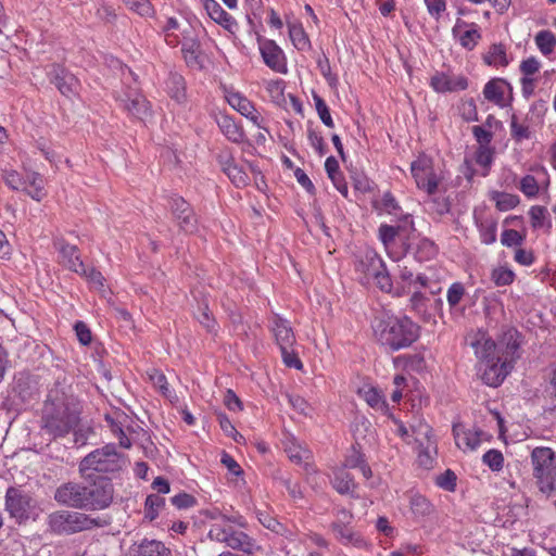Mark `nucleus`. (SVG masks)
I'll list each match as a JSON object with an SVG mask.
<instances>
[{"instance_id": "61", "label": "nucleus", "mask_w": 556, "mask_h": 556, "mask_svg": "<svg viewBox=\"0 0 556 556\" xmlns=\"http://www.w3.org/2000/svg\"><path fill=\"white\" fill-rule=\"evenodd\" d=\"M493 160V152L490 147H479L476 152V162L482 167H489Z\"/></svg>"}, {"instance_id": "15", "label": "nucleus", "mask_w": 556, "mask_h": 556, "mask_svg": "<svg viewBox=\"0 0 556 556\" xmlns=\"http://www.w3.org/2000/svg\"><path fill=\"white\" fill-rule=\"evenodd\" d=\"M5 508L10 516L15 519H27L30 508V497L15 488H9L5 494Z\"/></svg>"}, {"instance_id": "33", "label": "nucleus", "mask_w": 556, "mask_h": 556, "mask_svg": "<svg viewBox=\"0 0 556 556\" xmlns=\"http://www.w3.org/2000/svg\"><path fill=\"white\" fill-rule=\"evenodd\" d=\"M204 8L210 17L217 24L229 28L232 25V17L220 7L216 0H204Z\"/></svg>"}, {"instance_id": "44", "label": "nucleus", "mask_w": 556, "mask_h": 556, "mask_svg": "<svg viewBox=\"0 0 556 556\" xmlns=\"http://www.w3.org/2000/svg\"><path fill=\"white\" fill-rule=\"evenodd\" d=\"M519 190L527 198H535L539 194L540 186L538 180L532 175H526L522 177L519 184Z\"/></svg>"}, {"instance_id": "26", "label": "nucleus", "mask_w": 556, "mask_h": 556, "mask_svg": "<svg viewBox=\"0 0 556 556\" xmlns=\"http://www.w3.org/2000/svg\"><path fill=\"white\" fill-rule=\"evenodd\" d=\"M453 433L455 443L459 448H468L471 451L479 446L481 442L480 437L483 434L482 431L464 429V427L459 425L453 427Z\"/></svg>"}, {"instance_id": "57", "label": "nucleus", "mask_w": 556, "mask_h": 556, "mask_svg": "<svg viewBox=\"0 0 556 556\" xmlns=\"http://www.w3.org/2000/svg\"><path fill=\"white\" fill-rule=\"evenodd\" d=\"M317 66L320 71L321 75L328 81V84L330 86H336L337 77L334 75H332L330 63H329V60L326 58V55H323L321 58L318 59Z\"/></svg>"}, {"instance_id": "39", "label": "nucleus", "mask_w": 556, "mask_h": 556, "mask_svg": "<svg viewBox=\"0 0 556 556\" xmlns=\"http://www.w3.org/2000/svg\"><path fill=\"white\" fill-rule=\"evenodd\" d=\"M409 506L416 517L429 516L433 510L431 503L420 494L412 495Z\"/></svg>"}, {"instance_id": "17", "label": "nucleus", "mask_w": 556, "mask_h": 556, "mask_svg": "<svg viewBox=\"0 0 556 556\" xmlns=\"http://www.w3.org/2000/svg\"><path fill=\"white\" fill-rule=\"evenodd\" d=\"M260 51L265 64L273 71L286 73L287 65L282 50L273 40H265L260 45Z\"/></svg>"}, {"instance_id": "38", "label": "nucleus", "mask_w": 556, "mask_h": 556, "mask_svg": "<svg viewBox=\"0 0 556 556\" xmlns=\"http://www.w3.org/2000/svg\"><path fill=\"white\" fill-rule=\"evenodd\" d=\"M168 89L172 99L178 103L186 101V84L182 76L173 74L168 80Z\"/></svg>"}, {"instance_id": "50", "label": "nucleus", "mask_w": 556, "mask_h": 556, "mask_svg": "<svg viewBox=\"0 0 556 556\" xmlns=\"http://www.w3.org/2000/svg\"><path fill=\"white\" fill-rule=\"evenodd\" d=\"M482 460L493 471H498L503 468L504 457L497 450H489L483 455Z\"/></svg>"}, {"instance_id": "9", "label": "nucleus", "mask_w": 556, "mask_h": 556, "mask_svg": "<svg viewBox=\"0 0 556 556\" xmlns=\"http://www.w3.org/2000/svg\"><path fill=\"white\" fill-rule=\"evenodd\" d=\"M54 500L64 506L86 509L85 484L66 482L61 484L54 493Z\"/></svg>"}, {"instance_id": "63", "label": "nucleus", "mask_w": 556, "mask_h": 556, "mask_svg": "<svg viewBox=\"0 0 556 556\" xmlns=\"http://www.w3.org/2000/svg\"><path fill=\"white\" fill-rule=\"evenodd\" d=\"M172 504L179 509L192 507L195 504V498L188 493H179L172 497Z\"/></svg>"}, {"instance_id": "18", "label": "nucleus", "mask_w": 556, "mask_h": 556, "mask_svg": "<svg viewBox=\"0 0 556 556\" xmlns=\"http://www.w3.org/2000/svg\"><path fill=\"white\" fill-rule=\"evenodd\" d=\"M58 251L61 254L62 263L72 271L76 274H86V266L80 260L78 249L65 242L63 239H58L54 242Z\"/></svg>"}, {"instance_id": "2", "label": "nucleus", "mask_w": 556, "mask_h": 556, "mask_svg": "<svg viewBox=\"0 0 556 556\" xmlns=\"http://www.w3.org/2000/svg\"><path fill=\"white\" fill-rule=\"evenodd\" d=\"M374 332L378 341L392 351L412 345L419 337V327L407 317L382 315L375 319Z\"/></svg>"}, {"instance_id": "47", "label": "nucleus", "mask_w": 556, "mask_h": 556, "mask_svg": "<svg viewBox=\"0 0 556 556\" xmlns=\"http://www.w3.org/2000/svg\"><path fill=\"white\" fill-rule=\"evenodd\" d=\"M313 99L315 102V108L318 113L319 118L321 122L327 126L332 128L334 126L332 117L330 115V111L326 104V102L320 98L318 94L314 93Z\"/></svg>"}, {"instance_id": "46", "label": "nucleus", "mask_w": 556, "mask_h": 556, "mask_svg": "<svg viewBox=\"0 0 556 556\" xmlns=\"http://www.w3.org/2000/svg\"><path fill=\"white\" fill-rule=\"evenodd\" d=\"M2 178L5 185L11 189L24 191V186L26 185V181H24V178L16 170L4 169L2 173Z\"/></svg>"}, {"instance_id": "12", "label": "nucleus", "mask_w": 556, "mask_h": 556, "mask_svg": "<svg viewBox=\"0 0 556 556\" xmlns=\"http://www.w3.org/2000/svg\"><path fill=\"white\" fill-rule=\"evenodd\" d=\"M170 211L179 229L186 233H193L198 229V220L190 204L182 198H173Z\"/></svg>"}, {"instance_id": "10", "label": "nucleus", "mask_w": 556, "mask_h": 556, "mask_svg": "<svg viewBox=\"0 0 556 556\" xmlns=\"http://www.w3.org/2000/svg\"><path fill=\"white\" fill-rule=\"evenodd\" d=\"M511 365L507 357H497L492 362L479 364L481 380L489 387L500 386L509 374Z\"/></svg>"}, {"instance_id": "30", "label": "nucleus", "mask_w": 556, "mask_h": 556, "mask_svg": "<svg viewBox=\"0 0 556 556\" xmlns=\"http://www.w3.org/2000/svg\"><path fill=\"white\" fill-rule=\"evenodd\" d=\"M509 87V84L504 79L494 78L485 84L483 89V96L488 101L494 102L497 105H504V92L505 88Z\"/></svg>"}, {"instance_id": "5", "label": "nucleus", "mask_w": 556, "mask_h": 556, "mask_svg": "<svg viewBox=\"0 0 556 556\" xmlns=\"http://www.w3.org/2000/svg\"><path fill=\"white\" fill-rule=\"evenodd\" d=\"M96 525L94 519L78 511L58 510L48 517L49 529L56 534H72L91 529Z\"/></svg>"}, {"instance_id": "55", "label": "nucleus", "mask_w": 556, "mask_h": 556, "mask_svg": "<svg viewBox=\"0 0 556 556\" xmlns=\"http://www.w3.org/2000/svg\"><path fill=\"white\" fill-rule=\"evenodd\" d=\"M472 135L479 143V147H490L493 139L492 131L485 129L483 126H473Z\"/></svg>"}, {"instance_id": "28", "label": "nucleus", "mask_w": 556, "mask_h": 556, "mask_svg": "<svg viewBox=\"0 0 556 556\" xmlns=\"http://www.w3.org/2000/svg\"><path fill=\"white\" fill-rule=\"evenodd\" d=\"M331 484L340 494H353L356 489L353 476L344 468L333 470Z\"/></svg>"}, {"instance_id": "53", "label": "nucleus", "mask_w": 556, "mask_h": 556, "mask_svg": "<svg viewBox=\"0 0 556 556\" xmlns=\"http://www.w3.org/2000/svg\"><path fill=\"white\" fill-rule=\"evenodd\" d=\"M148 376L153 386L156 387L163 395H167L168 387L165 375L157 369H151L148 371Z\"/></svg>"}, {"instance_id": "14", "label": "nucleus", "mask_w": 556, "mask_h": 556, "mask_svg": "<svg viewBox=\"0 0 556 556\" xmlns=\"http://www.w3.org/2000/svg\"><path fill=\"white\" fill-rule=\"evenodd\" d=\"M48 76L63 96L71 97L77 92L78 79L64 67L52 64Z\"/></svg>"}, {"instance_id": "41", "label": "nucleus", "mask_w": 556, "mask_h": 556, "mask_svg": "<svg viewBox=\"0 0 556 556\" xmlns=\"http://www.w3.org/2000/svg\"><path fill=\"white\" fill-rule=\"evenodd\" d=\"M535 43L544 55H549L556 46V37L549 30H541L535 36Z\"/></svg>"}, {"instance_id": "43", "label": "nucleus", "mask_w": 556, "mask_h": 556, "mask_svg": "<svg viewBox=\"0 0 556 556\" xmlns=\"http://www.w3.org/2000/svg\"><path fill=\"white\" fill-rule=\"evenodd\" d=\"M165 505V500L157 494H150L146 500V518L154 520L160 509Z\"/></svg>"}, {"instance_id": "25", "label": "nucleus", "mask_w": 556, "mask_h": 556, "mask_svg": "<svg viewBox=\"0 0 556 556\" xmlns=\"http://www.w3.org/2000/svg\"><path fill=\"white\" fill-rule=\"evenodd\" d=\"M330 528L334 534V538L343 545H352L357 548H364L367 546L365 539L355 532L349 525L342 522H332Z\"/></svg>"}, {"instance_id": "52", "label": "nucleus", "mask_w": 556, "mask_h": 556, "mask_svg": "<svg viewBox=\"0 0 556 556\" xmlns=\"http://www.w3.org/2000/svg\"><path fill=\"white\" fill-rule=\"evenodd\" d=\"M514 273L506 268H496L492 271V280L496 286H508L514 281Z\"/></svg>"}, {"instance_id": "42", "label": "nucleus", "mask_w": 556, "mask_h": 556, "mask_svg": "<svg viewBox=\"0 0 556 556\" xmlns=\"http://www.w3.org/2000/svg\"><path fill=\"white\" fill-rule=\"evenodd\" d=\"M358 394L371 407H379L383 404V396L381 392L370 386H364L358 390Z\"/></svg>"}, {"instance_id": "7", "label": "nucleus", "mask_w": 556, "mask_h": 556, "mask_svg": "<svg viewBox=\"0 0 556 556\" xmlns=\"http://www.w3.org/2000/svg\"><path fill=\"white\" fill-rule=\"evenodd\" d=\"M84 479L88 481V484L85 485V503L88 504L86 509L97 510L109 507L114 495L111 480L105 476Z\"/></svg>"}, {"instance_id": "35", "label": "nucleus", "mask_w": 556, "mask_h": 556, "mask_svg": "<svg viewBox=\"0 0 556 556\" xmlns=\"http://www.w3.org/2000/svg\"><path fill=\"white\" fill-rule=\"evenodd\" d=\"M285 451L292 463L296 465L303 464L305 470H309L311 465L308 463V459L311 458V452L308 450L302 447L301 445L294 442H291L286 445Z\"/></svg>"}, {"instance_id": "36", "label": "nucleus", "mask_w": 556, "mask_h": 556, "mask_svg": "<svg viewBox=\"0 0 556 556\" xmlns=\"http://www.w3.org/2000/svg\"><path fill=\"white\" fill-rule=\"evenodd\" d=\"M490 197L491 200L495 202L496 208L501 212L513 210L520 202L518 195L507 192L492 191Z\"/></svg>"}, {"instance_id": "21", "label": "nucleus", "mask_w": 556, "mask_h": 556, "mask_svg": "<svg viewBox=\"0 0 556 556\" xmlns=\"http://www.w3.org/2000/svg\"><path fill=\"white\" fill-rule=\"evenodd\" d=\"M430 86L437 92H454L465 90L468 87V80L464 76L451 77L445 73H435L430 79Z\"/></svg>"}, {"instance_id": "29", "label": "nucleus", "mask_w": 556, "mask_h": 556, "mask_svg": "<svg viewBox=\"0 0 556 556\" xmlns=\"http://www.w3.org/2000/svg\"><path fill=\"white\" fill-rule=\"evenodd\" d=\"M124 102L125 110H127L131 115L140 119H143L149 115V102L142 94L134 92L129 94Z\"/></svg>"}, {"instance_id": "62", "label": "nucleus", "mask_w": 556, "mask_h": 556, "mask_svg": "<svg viewBox=\"0 0 556 556\" xmlns=\"http://www.w3.org/2000/svg\"><path fill=\"white\" fill-rule=\"evenodd\" d=\"M280 351H281L282 359H283V363L286 366L293 367L296 369L302 368V366H303L302 362L300 361L298 355L294 353L293 346L287 348L286 350H280Z\"/></svg>"}, {"instance_id": "37", "label": "nucleus", "mask_w": 556, "mask_h": 556, "mask_svg": "<svg viewBox=\"0 0 556 556\" xmlns=\"http://www.w3.org/2000/svg\"><path fill=\"white\" fill-rule=\"evenodd\" d=\"M529 216L531 226L534 229L547 227L548 229L552 227L549 220V214L545 206L542 205H533L529 210Z\"/></svg>"}, {"instance_id": "1", "label": "nucleus", "mask_w": 556, "mask_h": 556, "mask_svg": "<svg viewBox=\"0 0 556 556\" xmlns=\"http://www.w3.org/2000/svg\"><path fill=\"white\" fill-rule=\"evenodd\" d=\"M80 406L73 395L52 389L45 402L41 428L53 438L64 437L79 424Z\"/></svg>"}, {"instance_id": "4", "label": "nucleus", "mask_w": 556, "mask_h": 556, "mask_svg": "<svg viewBox=\"0 0 556 556\" xmlns=\"http://www.w3.org/2000/svg\"><path fill=\"white\" fill-rule=\"evenodd\" d=\"M122 456L113 445H105L102 448L89 453L79 464V471L83 478L102 476L101 473L115 472L123 466Z\"/></svg>"}, {"instance_id": "54", "label": "nucleus", "mask_w": 556, "mask_h": 556, "mask_svg": "<svg viewBox=\"0 0 556 556\" xmlns=\"http://www.w3.org/2000/svg\"><path fill=\"white\" fill-rule=\"evenodd\" d=\"M480 38H481L480 33L476 28H472V29L466 30L459 37V43L465 49L472 50L477 46Z\"/></svg>"}, {"instance_id": "23", "label": "nucleus", "mask_w": 556, "mask_h": 556, "mask_svg": "<svg viewBox=\"0 0 556 556\" xmlns=\"http://www.w3.org/2000/svg\"><path fill=\"white\" fill-rule=\"evenodd\" d=\"M356 270L364 274L367 279L382 270L384 263L378 253L371 249L364 250L356 262Z\"/></svg>"}, {"instance_id": "19", "label": "nucleus", "mask_w": 556, "mask_h": 556, "mask_svg": "<svg viewBox=\"0 0 556 556\" xmlns=\"http://www.w3.org/2000/svg\"><path fill=\"white\" fill-rule=\"evenodd\" d=\"M227 101L241 115L245 116L258 128H263V118L250 100L238 92H230L227 96Z\"/></svg>"}, {"instance_id": "60", "label": "nucleus", "mask_w": 556, "mask_h": 556, "mask_svg": "<svg viewBox=\"0 0 556 556\" xmlns=\"http://www.w3.org/2000/svg\"><path fill=\"white\" fill-rule=\"evenodd\" d=\"M290 405L300 414L307 416L311 412V406L305 399L300 395H288Z\"/></svg>"}, {"instance_id": "51", "label": "nucleus", "mask_w": 556, "mask_h": 556, "mask_svg": "<svg viewBox=\"0 0 556 556\" xmlns=\"http://www.w3.org/2000/svg\"><path fill=\"white\" fill-rule=\"evenodd\" d=\"M510 134H511V137L516 141H522V140L529 139L530 136H531V131L529 129V126L523 125V124H519L517 122V118H516L515 115H513V117H511Z\"/></svg>"}, {"instance_id": "8", "label": "nucleus", "mask_w": 556, "mask_h": 556, "mask_svg": "<svg viewBox=\"0 0 556 556\" xmlns=\"http://www.w3.org/2000/svg\"><path fill=\"white\" fill-rule=\"evenodd\" d=\"M181 38L179 42L181 45V52L188 66L193 68H200L201 62V45L195 35L194 28L190 24H185L181 28Z\"/></svg>"}, {"instance_id": "16", "label": "nucleus", "mask_w": 556, "mask_h": 556, "mask_svg": "<svg viewBox=\"0 0 556 556\" xmlns=\"http://www.w3.org/2000/svg\"><path fill=\"white\" fill-rule=\"evenodd\" d=\"M534 477L556 475V454L549 447H535L531 453Z\"/></svg>"}, {"instance_id": "6", "label": "nucleus", "mask_w": 556, "mask_h": 556, "mask_svg": "<svg viewBox=\"0 0 556 556\" xmlns=\"http://www.w3.org/2000/svg\"><path fill=\"white\" fill-rule=\"evenodd\" d=\"M417 450L418 464L430 469L433 467L437 455V442L432 435V428L425 420H417L410 425Z\"/></svg>"}, {"instance_id": "24", "label": "nucleus", "mask_w": 556, "mask_h": 556, "mask_svg": "<svg viewBox=\"0 0 556 556\" xmlns=\"http://www.w3.org/2000/svg\"><path fill=\"white\" fill-rule=\"evenodd\" d=\"M128 556H172V554L161 541L144 539L130 546Z\"/></svg>"}, {"instance_id": "59", "label": "nucleus", "mask_w": 556, "mask_h": 556, "mask_svg": "<svg viewBox=\"0 0 556 556\" xmlns=\"http://www.w3.org/2000/svg\"><path fill=\"white\" fill-rule=\"evenodd\" d=\"M435 481L444 490L453 491L456 485V476L452 470L447 469L444 473L438 476Z\"/></svg>"}, {"instance_id": "32", "label": "nucleus", "mask_w": 556, "mask_h": 556, "mask_svg": "<svg viewBox=\"0 0 556 556\" xmlns=\"http://www.w3.org/2000/svg\"><path fill=\"white\" fill-rule=\"evenodd\" d=\"M26 185L24 186V192H26L31 199L41 201L45 197L43 191V178L36 172L28 173L24 178Z\"/></svg>"}, {"instance_id": "58", "label": "nucleus", "mask_w": 556, "mask_h": 556, "mask_svg": "<svg viewBox=\"0 0 556 556\" xmlns=\"http://www.w3.org/2000/svg\"><path fill=\"white\" fill-rule=\"evenodd\" d=\"M501 241L507 247L520 245L523 237L515 229H507L503 231Z\"/></svg>"}, {"instance_id": "48", "label": "nucleus", "mask_w": 556, "mask_h": 556, "mask_svg": "<svg viewBox=\"0 0 556 556\" xmlns=\"http://www.w3.org/2000/svg\"><path fill=\"white\" fill-rule=\"evenodd\" d=\"M465 287L462 282H454L447 290L446 299L451 308L456 307L465 295Z\"/></svg>"}, {"instance_id": "49", "label": "nucleus", "mask_w": 556, "mask_h": 556, "mask_svg": "<svg viewBox=\"0 0 556 556\" xmlns=\"http://www.w3.org/2000/svg\"><path fill=\"white\" fill-rule=\"evenodd\" d=\"M540 492L546 497L552 496L556 492V475H547L535 477Z\"/></svg>"}, {"instance_id": "56", "label": "nucleus", "mask_w": 556, "mask_h": 556, "mask_svg": "<svg viewBox=\"0 0 556 556\" xmlns=\"http://www.w3.org/2000/svg\"><path fill=\"white\" fill-rule=\"evenodd\" d=\"M370 278L375 280L376 285L379 287L380 290L384 292L391 291L392 280L386 269V265L383 266L382 270H378L377 275H372Z\"/></svg>"}, {"instance_id": "20", "label": "nucleus", "mask_w": 556, "mask_h": 556, "mask_svg": "<svg viewBox=\"0 0 556 556\" xmlns=\"http://www.w3.org/2000/svg\"><path fill=\"white\" fill-rule=\"evenodd\" d=\"M218 162L223 172L229 177L235 186L243 187L248 185V174L240 166H238L230 153L222 152L218 155Z\"/></svg>"}, {"instance_id": "27", "label": "nucleus", "mask_w": 556, "mask_h": 556, "mask_svg": "<svg viewBox=\"0 0 556 556\" xmlns=\"http://www.w3.org/2000/svg\"><path fill=\"white\" fill-rule=\"evenodd\" d=\"M407 227L413 229V219L409 216L405 217L403 225H381L379 227V239L383 243L387 251H389L393 247L395 239L400 237L401 233L405 231Z\"/></svg>"}, {"instance_id": "40", "label": "nucleus", "mask_w": 556, "mask_h": 556, "mask_svg": "<svg viewBox=\"0 0 556 556\" xmlns=\"http://www.w3.org/2000/svg\"><path fill=\"white\" fill-rule=\"evenodd\" d=\"M289 36L298 50H305L309 47V39L305 34L302 25L289 24Z\"/></svg>"}, {"instance_id": "31", "label": "nucleus", "mask_w": 556, "mask_h": 556, "mask_svg": "<svg viewBox=\"0 0 556 556\" xmlns=\"http://www.w3.org/2000/svg\"><path fill=\"white\" fill-rule=\"evenodd\" d=\"M217 125L222 132L232 142L239 143L244 139L243 130L228 115L217 117Z\"/></svg>"}, {"instance_id": "34", "label": "nucleus", "mask_w": 556, "mask_h": 556, "mask_svg": "<svg viewBox=\"0 0 556 556\" xmlns=\"http://www.w3.org/2000/svg\"><path fill=\"white\" fill-rule=\"evenodd\" d=\"M483 61L491 66H507L509 60L505 46L503 43L491 45L488 52L483 55Z\"/></svg>"}, {"instance_id": "64", "label": "nucleus", "mask_w": 556, "mask_h": 556, "mask_svg": "<svg viewBox=\"0 0 556 556\" xmlns=\"http://www.w3.org/2000/svg\"><path fill=\"white\" fill-rule=\"evenodd\" d=\"M127 4L140 15H149L152 7L149 0H127Z\"/></svg>"}, {"instance_id": "13", "label": "nucleus", "mask_w": 556, "mask_h": 556, "mask_svg": "<svg viewBox=\"0 0 556 556\" xmlns=\"http://www.w3.org/2000/svg\"><path fill=\"white\" fill-rule=\"evenodd\" d=\"M469 345L475 350L479 364L492 362L501 357L495 342L483 331H477L469 339Z\"/></svg>"}, {"instance_id": "3", "label": "nucleus", "mask_w": 556, "mask_h": 556, "mask_svg": "<svg viewBox=\"0 0 556 556\" xmlns=\"http://www.w3.org/2000/svg\"><path fill=\"white\" fill-rule=\"evenodd\" d=\"M235 525L244 526L242 517H227L222 515L211 526L208 536L211 540L225 543L227 546L242 551L247 554H253L260 547L242 530L236 529Z\"/></svg>"}, {"instance_id": "22", "label": "nucleus", "mask_w": 556, "mask_h": 556, "mask_svg": "<svg viewBox=\"0 0 556 556\" xmlns=\"http://www.w3.org/2000/svg\"><path fill=\"white\" fill-rule=\"evenodd\" d=\"M271 332L280 350L293 346L295 336L288 320L275 315L271 320Z\"/></svg>"}, {"instance_id": "45", "label": "nucleus", "mask_w": 556, "mask_h": 556, "mask_svg": "<svg viewBox=\"0 0 556 556\" xmlns=\"http://www.w3.org/2000/svg\"><path fill=\"white\" fill-rule=\"evenodd\" d=\"M374 206L388 214H395L400 210L397 202L390 192H386L381 200L375 201Z\"/></svg>"}, {"instance_id": "11", "label": "nucleus", "mask_w": 556, "mask_h": 556, "mask_svg": "<svg viewBox=\"0 0 556 556\" xmlns=\"http://www.w3.org/2000/svg\"><path fill=\"white\" fill-rule=\"evenodd\" d=\"M410 170L415 181L420 189H425L428 194H433L438 189V179L432 173L430 160L421 156L414 161Z\"/></svg>"}]
</instances>
